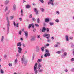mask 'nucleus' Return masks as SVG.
Returning <instances> with one entry per match:
<instances>
[{
    "label": "nucleus",
    "mask_w": 74,
    "mask_h": 74,
    "mask_svg": "<svg viewBox=\"0 0 74 74\" xmlns=\"http://www.w3.org/2000/svg\"><path fill=\"white\" fill-rule=\"evenodd\" d=\"M42 67V65H41V64H39L37 69L39 73H41V72L43 71V69H40V68Z\"/></svg>",
    "instance_id": "obj_3"
},
{
    "label": "nucleus",
    "mask_w": 74,
    "mask_h": 74,
    "mask_svg": "<svg viewBox=\"0 0 74 74\" xmlns=\"http://www.w3.org/2000/svg\"><path fill=\"white\" fill-rule=\"evenodd\" d=\"M73 55H74V49H73Z\"/></svg>",
    "instance_id": "obj_63"
},
{
    "label": "nucleus",
    "mask_w": 74,
    "mask_h": 74,
    "mask_svg": "<svg viewBox=\"0 0 74 74\" xmlns=\"http://www.w3.org/2000/svg\"><path fill=\"white\" fill-rule=\"evenodd\" d=\"M57 44H56L54 45L55 47H59V45H60V43L57 42Z\"/></svg>",
    "instance_id": "obj_16"
},
{
    "label": "nucleus",
    "mask_w": 74,
    "mask_h": 74,
    "mask_svg": "<svg viewBox=\"0 0 74 74\" xmlns=\"http://www.w3.org/2000/svg\"><path fill=\"white\" fill-rule=\"evenodd\" d=\"M46 30L47 32V33H48V32H49V28H47L46 29Z\"/></svg>",
    "instance_id": "obj_35"
},
{
    "label": "nucleus",
    "mask_w": 74,
    "mask_h": 74,
    "mask_svg": "<svg viewBox=\"0 0 74 74\" xmlns=\"http://www.w3.org/2000/svg\"><path fill=\"white\" fill-rule=\"evenodd\" d=\"M35 40V38L34 37L32 38L31 40V41H34Z\"/></svg>",
    "instance_id": "obj_24"
},
{
    "label": "nucleus",
    "mask_w": 74,
    "mask_h": 74,
    "mask_svg": "<svg viewBox=\"0 0 74 74\" xmlns=\"http://www.w3.org/2000/svg\"><path fill=\"white\" fill-rule=\"evenodd\" d=\"M32 20H33V21H36V19H35V18H32Z\"/></svg>",
    "instance_id": "obj_47"
},
{
    "label": "nucleus",
    "mask_w": 74,
    "mask_h": 74,
    "mask_svg": "<svg viewBox=\"0 0 74 74\" xmlns=\"http://www.w3.org/2000/svg\"><path fill=\"white\" fill-rule=\"evenodd\" d=\"M26 8H27L28 9L30 8V5L29 4L27 5H26Z\"/></svg>",
    "instance_id": "obj_19"
},
{
    "label": "nucleus",
    "mask_w": 74,
    "mask_h": 74,
    "mask_svg": "<svg viewBox=\"0 0 74 74\" xmlns=\"http://www.w3.org/2000/svg\"><path fill=\"white\" fill-rule=\"evenodd\" d=\"M55 21L56 22H57V23H58V22H59V20L58 19L56 20Z\"/></svg>",
    "instance_id": "obj_34"
},
{
    "label": "nucleus",
    "mask_w": 74,
    "mask_h": 74,
    "mask_svg": "<svg viewBox=\"0 0 74 74\" xmlns=\"http://www.w3.org/2000/svg\"><path fill=\"white\" fill-rule=\"evenodd\" d=\"M37 22L38 23H40V18H37Z\"/></svg>",
    "instance_id": "obj_29"
},
{
    "label": "nucleus",
    "mask_w": 74,
    "mask_h": 74,
    "mask_svg": "<svg viewBox=\"0 0 74 74\" xmlns=\"http://www.w3.org/2000/svg\"><path fill=\"white\" fill-rule=\"evenodd\" d=\"M24 33L25 34V36L26 37V38H27L28 37V32L27 31H24Z\"/></svg>",
    "instance_id": "obj_12"
},
{
    "label": "nucleus",
    "mask_w": 74,
    "mask_h": 74,
    "mask_svg": "<svg viewBox=\"0 0 74 74\" xmlns=\"http://www.w3.org/2000/svg\"><path fill=\"white\" fill-rule=\"evenodd\" d=\"M37 38H40V36L39 35H37Z\"/></svg>",
    "instance_id": "obj_42"
},
{
    "label": "nucleus",
    "mask_w": 74,
    "mask_h": 74,
    "mask_svg": "<svg viewBox=\"0 0 74 74\" xmlns=\"http://www.w3.org/2000/svg\"><path fill=\"white\" fill-rule=\"evenodd\" d=\"M35 26H36V27H39V25H38V24H36L35 25Z\"/></svg>",
    "instance_id": "obj_46"
},
{
    "label": "nucleus",
    "mask_w": 74,
    "mask_h": 74,
    "mask_svg": "<svg viewBox=\"0 0 74 74\" xmlns=\"http://www.w3.org/2000/svg\"><path fill=\"white\" fill-rule=\"evenodd\" d=\"M41 61H42V59H39L38 60L37 62L38 63H40V62H41Z\"/></svg>",
    "instance_id": "obj_22"
},
{
    "label": "nucleus",
    "mask_w": 74,
    "mask_h": 74,
    "mask_svg": "<svg viewBox=\"0 0 74 74\" xmlns=\"http://www.w3.org/2000/svg\"><path fill=\"white\" fill-rule=\"evenodd\" d=\"M16 26L17 27H19V23H17Z\"/></svg>",
    "instance_id": "obj_41"
},
{
    "label": "nucleus",
    "mask_w": 74,
    "mask_h": 74,
    "mask_svg": "<svg viewBox=\"0 0 74 74\" xmlns=\"http://www.w3.org/2000/svg\"><path fill=\"white\" fill-rule=\"evenodd\" d=\"M71 48H74V45H71Z\"/></svg>",
    "instance_id": "obj_55"
},
{
    "label": "nucleus",
    "mask_w": 74,
    "mask_h": 74,
    "mask_svg": "<svg viewBox=\"0 0 74 74\" xmlns=\"http://www.w3.org/2000/svg\"><path fill=\"white\" fill-rule=\"evenodd\" d=\"M40 10H41V11L42 12H44V9L43 8H40Z\"/></svg>",
    "instance_id": "obj_36"
},
{
    "label": "nucleus",
    "mask_w": 74,
    "mask_h": 74,
    "mask_svg": "<svg viewBox=\"0 0 74 74\" xmlns=\"http://www.w3.org/2000/svg\"><path fill=\"white\" fill-rule=\"evenodd\" d=\"M43 37H46L47 39H49V37H50V35L49 34H44L43 36Z\"/></svg>",
    "instance_id": "obj_5"
},
{
    "label": "nucleus",
    "mask_w": 74,
    "mask_h": 74,
    "mask_svg": "<svg viewBox=\"0 0 74 74\" xmlns=\"http://www.w3.org/2000/svg\"><path fill=\"white\" fill-rule=\"evenodd\" d=\"M49 19L48 18H47L45 19V22H46L47 23H48L49 22Z\"/></svg>",
    "instance_id": "obj_13"
},
{
    "label": "nucleus",
    "mask_w": 74,
    "mask_h": 74,
    "mask_svg": "<svg viewBox=\"0 0 74 74\" xmlns=\"http://www.w3.org/2000/svg\"><path fill=\"white\" fill-rule=\"evenodd\" d=\"M49 2H48L49 5V4H51L53 6L54 4H53V2H54V0H49Z\"/></svg>",
    "instance_id": "obj_6"
},
{
    "label": "nucleus",
    "mask_w": 74,
    "mask_h": 74,
    "mask_svg": "<svg viewBox=\"0 0 74 74\" xmlns=\"http://www.w3.org/2000/svg\"><path fill=\"white\" fill-rule=\"evenodd\" d=\"M34 71L35 74H37V68L36 67H34Z\"/></svg>",
    "instance_id": "obj_10"
},
{
    "label": "nucleus",
    "mask_w": 74,
    "mask_h": 74,
    "mask_svg": "<svg viewBox=\"0 0 74 74\" xmlns=\"http://www.w3.org/2000/svg\"><path fill=\"white\" fill-rule=\"evenodd\" d=\"M32 4L33 5H36V3H33Z\"/></svg>",
    "instance_id": "obj_61"
},
{
    "label": "nucleus",
    "mask_w": 74,
    "mask_h": 74,
    "mask_svg": "<svg viewBox=\"0 0 74 74\" xmlns=\"http://www.w3.org/2000/svg\"><path fill=\"white\" fill-rule=\"evenodd\" d=\"M70 61L71 62H74V58H72L70 60Z\"/></svg>",
    "instance_id": "obj_37"
},
{
    "label": "nucleus",
    "mask_w": 74,
    "mask_h": 74,
    "mask_svg": "<svg viewBox=\"0 0 74 74\" xmlns=\"http://www.w3.org/2000/svg\"><path fill=\"white\" fill-rule=\"evenodd\" d=\"M56 13L57 15H59V11H56Z\"/></svg>",
    "instance_id": "obj_31"
},
{
    "label": "nucleus",
    "mask_w": 74,
    "mask_h": 74,
    "mask_svg": "<svg viewBox=\"0 0 74 74\" xmlns=\"http://www.w3.org/2000/svg\"><path fill=\"white\" fill-rule=\"evenodd\" d=\"M54 39H55V38L53 36L51 37L52 40H54Z\"/></svg>",
    "instance_id": "obj_54"
},
{
    "label": "nucleus",
    "mask_w": 74,
    "mask_h": 74,
    "mask_svg": "<svg viewBox=\"0 0 74 74\" xmlns=\"http://www.w3.org/2000/svg\"><path fill=\"white\" fill-rule=\"evenodd\" d=\"M19 34L20 35H21V34H22V31H19Z\"/></svg>",
    "instance_id": "obj_39"
},
{
    "label": "nucleus",
    "mask_w": 74,
    "mask_h": 74,
    "mask_svg": "<svg viewBox=\"0 0 74 74\" xmlns=\"http://www.w3.org/2000/svg\"><path fill=\"white\" fill-rule=\"evenodd\" d=\"M6 20L7 21V22L8 23V24L7 25V34H8V33H9V26H10V21H9V20L8 19V17H6Z\"/></svg>",
    "instance_id": "obj_1"
},
{
    "label": "nucleus",
    "mask_w": 74,
    "mask_h": 74,
    "mask_svg": "<svg viewBox=\"0 0 74 74\" xmlns=\"http://www.w3.org/2000/svg\"><path fill=\"white\" fill-rule=\"evenodd\" d=\"M0 72L1 74H4V71L2 69H0Z\"/></svg>",
    "instance_id": "obj_20"
},
{
    "label": "nucleus",
    "mask_w": 74,
    "mask_h": 74,
    "mask_svg": "<svg viewBox=\"0 0 74 74\" xmlns=\"http://www.w3.org/2000/svg\"><path fill=\"white\" fill-rule=\"evenodd\" d=\"M41 3H44V0H39Z\"/></svg>",
    "instance_id": "obj_43"
},
{
    "label": "nucleus",
    "mask_w": 74,
    "mask_h": 74,
    "mask_svg": "<svg viewBox=\"0 0 74 74\" xmlns=\"http://www.w3.org/2000/svg\"><path fill=\"white\" fill-rule=\"evenodd\" d=\"M65 72H67L68 71V70L67 69H65L64 70Z\"/></svg>",
    "instance_id": "obj_51"
},
{
    "label": "nucleus",
    "mask_w": 74,
    "mask_h": 74,
    "mask_svg": "<svg viewBox=\"0 0 74 74\" xmlns=\"http://www.w3.org/2000/svg\"><path fill=\"white\" fill-rule=\"evenodd\" d=\"M49 46V44H47L46 45V46H47V47H48V46Z\"/></svg>",
    "instance_id": "obj_56"
},
{
    "label": "nucleus",
    "mask_w": 74,
    "mask_h": 74,
    "mask_svg": "<svg viewBox=\"0 0 74 74\" xmlns=\"http://www.w3.org/2000/svg\"><path fill=\"white\" fill-rule=\"evenodd\" d=\"M24 15L23 13H21V16H23Z\"/></svg>",
    "instance_id": "obj_52"
},
{
    "label": "nucleus",
    "mask_w": 74,
    "mask_h": 74,
    "mask_svg": "<svg viewBox=\"0 0 74 74\" xmlns=\"http://www.w3.org/2000/svg\"><path fill=\"white\" fill-rule=\"evenodd\" d=\"M25 59H26L25 58H24V55H23L22 56V57L21 62L23 64V63H24V65H25V66H26V65L27 63V61L26 60L25 61Z\"/></svg>",
    "instance_id": "obj_2"
},
{
    "label": "nucleus",
    "mask_w": 74,
    "mask_h": 74,
    "mask_svg": "<svg viewBox=\"0 0 74 74\" xmlns=\"http://www.w3.org/2000/svg\"><path fill=\"white\" fill-rule=\"evenodd\" d=\"M70 39H72L73 38V37L71 36L69 37Z\"/></svg>",
    "instance_id": "obj_62"
},
{
    "label": "nucleus",
    "mask_w": 74,
    "mask_h": 74,
    "mask_svg": "<svg viewBox=\"0 0 74 74\" xmlns=\"http://www.w3.org/2000/svg\"><path fill=\"white\" fill-rule=\"evenodd\" d=\"M34 12H36V11H38L37 10V9L36 8H34Z\"/></svg>",
    "instance_id": "obj_28"
},
{
    "label": "nucleus",
    "mask_w": 74,
    "mask_h": 74,
    "mask_svg": "<svg viewBox=\"0 0 74 74\" xmlns=\"http://www.w3.org/2000/svg\"><path fill=\"white\" fill-rule=\"evenodd\" d=\"M71 71H72V72H74V68H72L71 69Z\"/></svg>",
    "instance_id": "obj_33"
},
{
    "label": "nucleus",
    "mask_w": 74,
    "mask_h": 74,
    "mask_svg": "<svg viewBox=\"0 0 74 74\" xmlns=\"http://www.w3.org/2000/svg\"><path fill=\"white\" fill-rule=\"evenodd\" d=\"M23 10H21V14L23 13Z\"/></svg>",
    "instance_id": "obj_57"
},
{
    "label": "nucleus",
    "mask_w": 74,
    "mask_h": 74,
    "mask_svg": "<svg viewBox=\"0 0 74 74\" xmlns=\"http://www.w3.org/2000/svg\"><path fill=\"white\" fill-rule=\"evenodd\" d=\"M68 36L67 35H66L65 36V38L66 39V40L67 41H69V38H68Z\"/></svg>",
    "instance_id": "obj_21"
},
{
    "label": "nucleus",
    "mask_w": 74,
    "mask_h": 74,
    "mask_svg": "<svg viewBox=\"0 0 74 74\" xmlns=\"http://www.w3.org/2000/svg\"><path fill=\"white\" fill-rule=\"evenodd\" d=\"M31 27H32L33 29H34V24H33L29 25V26H28V28L30 29Z\"/></svg>",
    "instance_id": "obj_8"
},
{
    "label": "nucleus",
    "mask_w": 74,
    "mask_h": 74,
    "mask_svg": "<svg viewBox=\"0 0 74 74\" xmlns=\"http://www.w3.org/2000/svg\"><path fill=\"white\" fill-rule=\"evenodd\" d=\"M8 10V7L6 6L5 8V11H7Z\"/></svg>",
    "instance_id": "obj_44"
},
{
    "label": "nucleus",
    "mask_w": 74,
    "mask_h": 74,
    "mask_svg": "<svg viewBox=\"0 0 74 74\" xmlns=\"http://www.w3.org/2000/svg\"><path fill=\"white\" fill-rule=\"evenodd\" d=\"M9 66L10 67H11L12 66V63H9Z\"/></svg>",
    "instance_id": "obj_48"
},
{
    "label": "nucleus",
    "mask_w": 74,
    "mask_h": 74,
    "mask_svg": "<svg viewBox=\"0 0 74 74\" xmlns=\"http://www.w3.org/2000/svg\"><path fill=\"white\" fill-rule=\"evenodd\" d=\"M18 52L19 53H22V48L20 47H18Z\"/></svg>",
    "instance_id": "obj_7"
},
{
    "label": "nucleus",
    "mask_w": 74,
    "mask_h": 74,
    "mask_svg": "<svg viewBox=\"0 0 74 74\" xmlns=\"http://www.w3.org/2000/svg\"><path fill=\"white\" fill-rule=\"evenodd\" d=\"M61 53V52L60 51H58L56 52V53H58V54H60Z\"/></svg>",
    "instance_id": "obj_38"
},
{
    "label": "nucleus",
    "mask_w": 74,
    "mask_h": 74,
    "mask_svg": "<svg viewBox=\"0 0 74 74\" xmlns=\"http://www.w3.org/2000/svg\"><path fill=\"white\" fill-rule=\"evenodd\" d=\"M46 30V28H45V27H44L42 28V29H40V30H41L42 32H45V31Z\"/></svg>",
    "instance_id": "obj_15"
},
{
    "label": "nucleus",
    "mask_w": 74,
    "mask_h": 74,
    "mask_svg": "<svg viewBox=\"0 0 74 74\" xmlns=\"http://www.w3.org/2000/svg\"><path fill=\"white\" fill-rule=\"evenodd\" d=\"M4 36H2V38H1V41L2 42L4 41Z\"/></svg>",
    "instance_id": "obj_25"
},
{
    "label": "nucleus",
    "mask_w": 74,
    "mask_h": 74,
    "mask_svg": "<svg viewBox=\"0 0 74 74\" xmlns=\"http://www.w3.org/2000/svg\"><path fill=\"white\" fill-rule=\"evenodd\" d=\"M45 54L44 55V56L45 57H47V56H48L49 57L50 56V53H49V51L48 50L46 49L45 51Z\"/></svg>",
    "instance_id": "obj_4"
},
{
    "label": "nucleus",
    "mask_w": 74,
    "mask_h": 74,
    "mask_svg": "<svg viewBox=\"0 0 74 74\" xmlns=\"http://www.w3.org/2000/svg\"><path fill=\"white\" fill-rule=\"evenodd\" d=\"M16 9V5L14 4L13 6V11H15Z\"/></svg>",
    "instance_id": "obj_11"
},
{
    "label": "nucleus",
    "mask_w": 74,
    "mask_h": 74,
    "mask_svg": "<svg viewBox=\"0 0 74 74\" xmlns=\"http://www.w3.org/2000/svg\"><path fill=\"white\" fill-rule=\"evenodd\" d=\"M42 52H44V47H42L41 48Z\"/></svg>",
    "instance_id": "obj_26"
},
{
    "label": "nucleus",
    "mask_w": 74,
    "mask_h": 74,
    "mask_svg": "<svg viewBox=\"0 0 74 74\" xmlns=\"http://www.w3.org/2000/svg\"><path fill=\"white\" fill-rule=\"evenodd\" d=\"M34 67H36L37 68V63H36L35 64V66Z\"/></svg>",
    "instance_id": "obj_45"
},
{
    "label": "nucleus",
    "mask_w": 74,
    "mask_h": 74,
    "mask_svg": "<svg viewBox=\"0 0 74 74\" xmlns=\"http://www.w3.org/2000/svg\"><path fill=\"white\" fill-rule=\"evenodd\" d=\"M23 3H26V1L25 0H23Z\"/></svg>",
    "instance_id": "obj_59"
},
{
    "label": "nucleus",
    "mask_w": 74,
    "mask_h": 74,
    "mask_svg": "<svg viewBox=\"0 0 74 74\" xmlns=\"http://www.w3.org/2000/svg\"><path fill=\"white\" fill-rule=\"evenodd\" d=\"M67 55V52H65L64 53L63 55L62 54L61 56L62 58H64V57H65V56H66Z\"/></svg>",
    "instance_id": "obj_9"
},
{
    "label": "nucleus",
    "mask_w": 74,
    "mask_h": 74,
    "mask_svg": "<svg viewBox=\"0 0 74 74\" xmlns=\"http://www.w3.org/2000/svg\"><path fill=\"white\" fill-rule=\"evenodd\" d=\"M34 56H32V60H33V59H34Z\"/></svg>",
    "instance_id": "obj_53"
},
{
    "label": "nucleus",
    "mask_w": 74,
    "mask_h": 74,
    "mask_svg": "<svg viewBox=\"0 0 74 74\" xmlns=\"http://www.w3.org/2000/svg\"><path fill=\"white\" fill-rule=\"evenodd\" d=\"M14 26H16V24H15V21H14Z\"/></svg>",
    "instance_id": "obj_49"
},
{
    "label": "nucleus",
    "mask_w": 74,
    "mask_h": 74,
    "mask_svg": "<svg viewBox=\"0 0 74 74\" xmlns=\"http://www.w3.org/2000/svg\"><path fill=\"white\" fill-rule=\"evenodd\" d=\"M23 48H24V47H26V45L24 44V43H23Z\"/></svg>",
    "instance_id": "obj_40"
},
{
    "label": "nucleus",
    "mask_w": 74,
    "mask_h": 74,
    "mask_svg": "<svg viewBox=\"0 0 74 74\" xmlns=\"http://www.w3.org/2000/svg\"><path fill=\"white\" fill-rule=\"evenodd\" d=\"M9 1V0H6L5 1L4 3L5 4H8Z\"/></svg>",
    "instance_id": "obj_18"
},
{
    "label": "nucleus",
    "mask_w": 74,
    "mask_h": 74,
    "mask_svg": "<svg viewBox=\"0 0 74 74\" xmlns=\"http://www.w3.org/2000/svg\"><path fill=\"white\" fill-rule=\"evenodd\" d=\"M36 12V15H38V11H37L36 12Z\"/></svg>",
    "instance_id": "obj_50"
},
{
    "label": "nucleus",
    "mask_w": 74,
    "mask_h": 74,
    "mask_svg": "<svg viewBox=\"0 0 74 74\" xmlns=\"http://www.w3.org/2000/svg\"><path fill=\"white\" fill-rule=\"evenodd\" d=\"M17 47H19V46L20 47H21V46H22V44H21V42H20L17 43Z\"/></svg>",
    "instance_id": "obj_17"
},
{
    "label": "nucleus",
    "mask_w": 74,
    "mask_h": 74,
    "mask_svg": "<svg viewBox=\"0 0 74 74\" xmlns=\"http://www.w3.org/2000/svg\"><path fill=\"white\" fill-rule=\"evenodd\" d=\"M49 24L50 26H52V25H54V23L53 22H50L49 23Z\"/></svg>",
    "instance_id": "obj_23"
},
{
    "label": "nucleus",
    "mask_w": 74,
    "mask_h": 74,
    "mask_svg": "<svg viewBox=\"0 0 74 74\" xmlns=\"http://www.w3.org/2000/svg\"><path fill=\"white\" fill-rule=\"evenodd\" d=\"M16 57L18 58V57H19V56H20L19 55V54L18 53L16 54Z\"/></svg>",
    "instance_id": "obj_27"
},
{
    "label": "nucleus",
    "mask_w": 74,
    "mask_h": 74,
    "mask_svg": "<svg viewBox=\"0 0 74 74\" xmlns=\"http://www.w3.org/2000/svg\"><path fill=\"white\" fill-rule=\"evenodd\" d=\"M15 62L16 64L17 63V62H18V59L17 58L15 60Z\"/></svg>",
    "instance_id": "obj_32"
},
{
    "label": "nucleus",
    "mask_w": 74,
    "mask_h": 74,
    "mask_svg": "<svg viewBox=\"0 0 74 74\" xmlns=\"http://www.w3.org/2000/svg\"><path fill=\"white\" fill-rule=\"evenodd\" d=\"M20 40H21V41H23V40L22 38H20Z\"/></svg>",
    "instance_id": "obj_64"
},
{
    "label": "nucleus",
    "mask_w": 74,
    "mask_h": 74,
    "mask_svg": "<svg viewBox=\"0 0 74 74\" xmlns=\"http://www.w3.org/2000/svg\"><path fill=\"white\" fill-rule=\"evenodd\" d=\"M14 18V16H12L10 17V19L11 20H12Z\"/></svg>",
    "instance_id": "obj_30"
},
{
    "label": "nucleus",
    "mask_w": 74,
    "mask_h": 74,
    "mask_svg": "<svg viewBox=\"0 0 74 74\" xmlns=\"http://www.w3.org/2000/svg\"><path fill=\"white\" fill-rule=\"evenodd\" d=\"M36 50L38 52H39V51H40V47L38 46H37L36 47Z\"/></svg>",
    "instance_id": "obj_14"
},
{
    "label": "nucleus",
    "mask_w": 74,
    "mask_h": 74,
    "mask_svg": "<svg viewBox=\"0 0 74 74\" xmlns=\"http://www.w3.org/2000/svg\"><path fill=\"white\" fill-rule=\"evenodd\" d=\"M4 56L5 58H7V56H6V55H4Z\"/></svg>",
    "instance_id": "obj_58"
},
{
    "label": "nucleus",
    "mask_w": 74,
    "mask_h": 74,
    "mask_svg": "<svg viewBox=\"0 0 74 74\" xmlns=\"http://www.w3.org/2000/svg\"><path fill=\"white\" fill-rule=\"evenodd\" d=\"M19 20H20V21H22V18H19Z\"/></svg>",
    "instance_id": "obj_60"
}]
</instances>
